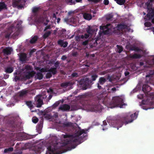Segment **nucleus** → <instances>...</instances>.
<instances>
[{"mask_svg": "<svg viewBox=\"0 0 154 154\" xmlns=\"http://www.w3.org/2000/svg\"><path fill=\"white\" fill-rule=\"evenodd\" d=\"M72 76L73 77H77L78 76V74L76 73H73L72 74Z\"/></svg>", "mask_w": 154, "mask_h": 154, "instance_id": "37998d69", "label": "nucleus"}, {"mask_svg": "<svg viewBox=\"0 0 154 154\" xmlns=\"http://www.w3.org/2000/svg\"><path fill=\"white\" fill-rule=\"evenodd\" d=\"M97 40H98L97 39L96 40L94 39L91 40V43L90 44V47L91 48L96 47L97 44Z\"/></svg>", "mask_w": 154, "mask_h": 154, "instance_id": "a211bd4d", "label": "nucleus"}, {"mask_svg": "<svg viewBox=\"0 0 154 154\" xmlns=\"http://www.w3.org/2000/svg\"><path fill=\"white\" fill-rule=\"evenodd\" d=\"M50 27H51L50 26H47L45 27V30H44V31H46L47 29H50Z\"/></svg>", "mask_w": 154, "mask_h": 154, "instance_id": "864d4df0", "label": "nucleus"}, {"mask_svg": "<svg viewBox=\"0 0 154 154\" xmlns=\"http://www.w3.org/2000/svg\"><path fill=\"white\" fill-rule=\"evenodd\" d=\"M97 77V76L96 75H93L92 76V80L93 81H94L96 79V78Z\"/></svg>", "mask_w": 154, "mask_h": 154, "instance_id": "c03bdc74", "label": "nucleus"}, {"mask_svg": "<svg viewBox=\"0 0 154 154\" xmlns=\"http://www.w3.org/2000/svg\"><path fill=\"white\" fill-rule=\"evenodd\" d=\"M109 1L108 0H104V4L106 5H107L109 4Z\"/></svg>", "mask_w": 154, "mask_h": 154, "instance_id": "a18cd8bd", "label": "nucleus"}, {"mask_svg": "<svg viewBox=\"0 0 154 154\" xmlns=\"http://www.w3.org/2000/svg\"><path fill=\"white\" fill-rule=\"evenodd\" d=\"M130 49L131 50L134 51H141V50L138 47L133 45H131L130 46Z\"/></svg>", "mask_w": 154, "mask_h": 154, "instance_id": "aec40b11", "label": "nucleus"}, {"mask_svg": "<svg viewBox=\"0 0 154 154\" xmlns=\"http://www.w3.org/2000/svg\"><path fill=\"white\" fill-rule=\"evenodd\" d=\"M37 39V36H34L32 38L30 41L31 43H33L35 42Z\"/></svg>", "mask_w": 154, "mask_h": 154, "instance_id": "c756f323", "label": "nucleus"}, {"mask_svg": "<svg viewBox=\"0 0 154 154\" xmlns=\"http://www.w3.org/2000/svg\"><path fill=\"white\" fill-rule=\"evenodd\" d=\"M110 25V24H107L106 26H104L102 27L101 29V33H103L104 34H108L109 32V29L108 27Z\"/></svg>", "mask_w": 154, "mask_h": 154, "instance_id": "f8f14e48", "label": "nucleus"}, {"mask_svg": "<svg viewBox=\"0 0 154 154\" xmlns=\"http://www.w3.org/2000/svg\"><path fill=\"white\" fill-rule=\"evenodd\" d=\"M147 15L148 17H149V19H151L153 17L152 14L151 13L149 12L147 14Z\"/></svg>", "mask_w": 154, "mask_h": 154, "instance_id": "58836bf2", "label": "nucleus"}, {"mask_svg": "<svg viewBox=\"0 0 154 154\" xmlns=\"http://www.w3.org/2000/svg\"><path fill=\"white\" fill-rule=\"evenodd\" d=\"M53 17L55 18H56V17L55 14H54L53 16Z\"/></svg>", "mask_w": 154, "mask_h": 154, "instance_id": "680f3d73", "label": "nucleus"}, {"mask_svg": "<svg viewBox=\"0 0 154 154\" xmlns=\"http://www.w3.org/2000/svg\"><path fill=\"white\" fill-rule=\"evenodd\" d=\"M152 22L154 24V18L152 20Z\"/></svg>", "mask_w": 154, "mask_h": 154, "instance_id": "69168bd1", "label": "nucleus"}, {"mask_svg": "<svg viewBox=\"0 0 154 154\" xmlns=\"http://www.w3.org/2000/svg\"><path fill=\"white\" fill-rule=\"evenodd\" d=\"M20 59L22 62H25L27 60L26 54L25 53H21L19 56Z\"/></svg>", "mask_w": 154, "mask_h": 154, "instance_id": "4468645a", "label": "nucleus"}, {"mask_svg": "<svg viewBox=\"0 0 154 154\" xmlns=\"http://www.w3.org/2000/svg\"><path fill=\"white\" fill-rule=\"evenodd\" d=\"M59 64V63L58 62H57L55 63V67L51 68L48 70L47 69L42 68L40 69L39 70L42 72H47L48 71L49 72L47 74L46 76L47 78H50L52 76L51 73L53 75L56 74L57 72L56 69L58 66Z\"/></svg>", "mask_w": 154, "mask_h": 154, "instance_id": "7ed1b4c3", "label": "nucleus"}, {"mask_svg": "<svg viewBox=\"0 0 154 154\" xmlns=\"http://www.w3.org/2000/svg\"><path fill=\"white\" fill-rule=\"evenodd\" d=\"M43 97L41 95L37 96L35 98V101L36 106L38 107H40L43 104Z\"/></svg>", "mask_w": 154, "mask_h": 154, "instance_id": "9d476101", "label": "nucleus"}, {"mask_svg": "<svg viewBox=\"0 0 154 154\" xmlns=\"http://www.w3.org/2000/svg\"><path fill=\"white\" fill-rule=\"evenodd\" d=\"M145 5L146 6L148 10H149L151 8L149 6L150 5V3L149 2L146 3Z\"/></svg>", "mask_w": 154, "mask_h": 154, "instance_id": "c9c22d12", "label": "nucleus"}, {"mask_svg": "<svg viewBox=\"0 0 154 154\" xmlns=\"http://www.w3.org/2000/svg\"><path fill=\"white\" fill-rule=\"evenodd\" d=\"M70 106L69 105L67 104H64L61 105L59 107V109L63 111H68L69 110Z\"/></svg>", "mask_w": 154, "mask_h": 154, "instance_id": "ddd939ff", "label": "nucleus"}, {"mask_svg": "<svg viewBox=\"0 0 154 154\" xmlns=\"http://www.w3.org/2000/svg\"><path fill=\"white\" fill-rule=\"evenodd\" d=\"M67 3L69 5H72L75 4L74 1L73 2L72 0H66Z\"/></svg>", "mask_w": 154, "mask_h": 154, "instance_id": "c85d7f7f", "label": "nucleus"}, {"mask_svg": "<svg viewBox=\"0 0 154 154\" xmlns=\"http://www.w3.org/2000/svg\"><path fill=\"white\" fill-rule=\"evenodd\" d=\"M88 41L87 40V41H86L83 42V43H82L83 45H87L88 44Z\"/></svg>", "mask_w": 154, "mask_h": 154, "instance_id": "09e8293b", "label": "nucleus"}, {"mask_svg": "<svg viewBox=\"0 0 154 154\" xmlns=\"http://www.w3.org/2000/svg\"><path fill=\"white\" fill-rule=\"evenodd\" d=\"M89 36V35L88 34H85L84 35V37L85 38H87Z\"/></svg>", "mask_w": 154, "mask_h": 154, "instance_id": "6e6d98bb", "label": "nucleus"}, {"mask_svg": "<svg viewBox=\"0 0 154 154\" xmlns=\"http://www.w3.org/2000/svg\"><path fill=\"white\" fill-rule=\"evenodd\" d=\"M89 1H92L94 2H97L100 1V0H88Z\"/></svg>", "mask_w": 154, "mask_h": 154, "instance_id": "8fccbe9b", "label": "nucleus"}, {"mask_svg": "<svg viewBox=\"0 0 154 154\" xmlns=\"http://www.w3.org/2000/svg\"><path fill=\"white\" fill-rule=\"evenodd\" d=\"M12 50H13L11 48L8 47L4 49L3 50V51L4 54L8 55L11 54Z\"/></svg>", "mask_w": 154, "mask_h": 154, "instance_id": "dca6fc26", "label": "nucleus"}, {"mask_svg": "<svg viewBox=\"0 0 154 154\" xmlns=\"http://www.w3.org/2000/svg\"><path fill=\"white\" fill-rule=\"evenodd\" d=\"M112 17V16L110 14L108 15L107 16L106 19L107 20H109L111 19Z\"/></svg>", "mask_w": 154, "mask_h": 154, "instance_id": "ea45409f", "label": "nucleus"}, {"mask_svg": "<svg viewBox=\"0 0 154 154\" xmlns=\"http://www.w3.org/2000/svg\"><path fill=\"white\" fill-rule=\"evenodd\" d=\"M82 38H83L84 37V36H83V35H82L81 36V37H80Z\"/></svg>", "mask_w": 154, "mask_h": 154, "instance_id": "0e129e2a", "label": "nucleus"}, {"mask_svg": "<svg viewBox=\"0 0 154 154\" xmlns=\"http://www.w3.org/2000/svg\"><path fill=\"white\" fill-rule=\"evenodd\" d=\"M60 104V103L59 101L55 103H54L53 106L54 107H56L57 106Z\"/></svg>", "mask_w": 154, "mask_h": 154, "instance_id": "a19ab883", "label": "nucleus"}, {"mask_svg": "<svg viewBox=\"0 0 154 154\" xmlns=\"http://www.w3.org/2000/svg\"><path fill=\"white\" fill-rule=\"evenodd\" d=\"M70 82H66L63 83L61 84V86L62 87H66L71 84Z\"/></svg>", "mask_w": 154, "mask_h": 154, "instance_id": "bb28decb", "label": "nucleus"}, {"mask_svg": "<svg viewBox=\"0 0 154 154\" xmlns=\"http://www.w3.org/2000/svg\"><path fill=\"white\" fill-rule=\"evenodd\" d=\"M128 27L127 25L122 23L118 24L116 26V35H120L123 34V30L124 29H127Z\"/></svg>", "mask_w": 154, "mask_h": 154, "instance_id": "6e6552de", "label": "nucleus"}, {"mask_svg": "<svg viewBox=\"0 0 154 154\" xmlns=\"http://www.w3.org/2000/svg\"><path fill=\"white\" fill-rule=\"evenodd\" d=\"M137 114L136 112L130 115L128 114L122 116H116V127L117 129L122 127L124 124L126 125L132 122L137 118Z\"/></svg>", "mask_w": 154, "mask_h": 154, "instance_id": "f03ea898", "label": "nucleus"}, {"mask_svg": "<svg viewBox=\"0 0 154 154\" xmlns=\"http://www.w3.org/2000/svg\"><path fill=\"white\" fill-rule=\"evenodd\" d=\"M149 17H148V15H147V14L146 15V16L145 17H144V19L146 20H150V19H149Z\"/></svg>", "mask_w": 154, "mask_h": 154, "instance_id": "de8ad7c7", "label": "nucleus"}, {"mask_svg": "<svg viewBox=\"0 0 154 154\" xmlns=\"http://www.w3.org/2000/svg\"><path fill=\"white\" fill-rule=\"evenodd\" d=\"M58 43L61 47H63L64 48L66 47L67 46L68 44L67 42H64L63 41L61 40L58 41Z\"/></svg>", "mask_w": 154, "mask_h": 154, "instance_id": "6ab92c4d", "label": "nucleus"}, {"mask_svg": "<svg viewBox=\"0 0 154 154\" xmlns=\"http://www.w3.org/2000/svg\"><path fill=\"white\" fill-rule=\"evenodd\" d=\"M60 144V143H57V145L58 146H55L54 148H53L51 146L49 147L48 149V151L47 152L46 154H55L54 150H55L58 148H60L59 145Z\"/></svg>", "mask_w": 154, "mask_h": 154, "instance_id": "9b49d317", "label": "nucleus"}, {"mask_svg": "<svg viewBox=\"0 0 154 154\" xmlns=\"http://www.w3.org/2000/svg\"><path fill=\"white\" fill-rule=\"evenodd\" d=\"M27 93V91H22L19 92V96L20 97L25 96Z\"/></svg>", "mask_w": 154, "mask_h": 154, "instance_id": "4be33fe9", "label": "nucleus"}, {"mask_svg": "<svg viewBox=\"0 0 154 154\" xmlns=\"http://www.w3.org/2000/svg\"><path fill=\"white\" fill-rule=\"evenodd\" d=\"M125 2V0H116V3L120 5H124Z\"/></svg>", "mask_w": 154, "mask_h": 154, "instance_id": "5701e85b", "label": "nucleus"}, {"mask_svg": "<svg viewBox=\"0 0 154 154\" xmlns=\"http://www.w3.org/2000/svg\"><path fill=\"white\" fill-rule=\"evenodd\" d=\"M27 105L30 107H32V104L31 102H26Z\"/></svg>", "mask_w": 154, "mask_h": 154, "instance_id": "79ce46f5", "label": "nucleus"}, {"mask_svg": "<svg viewBox=\"0 0 154 154\" xmlns=\"http://www.w3.org/2000/svg\"><path fill=\"white\" fill-rule=\"evenodd\" d=\"M91 83V81L89 80L88 78H86L81 80L79 84L81 85L82 89L85 90L89 87Z\"/></svg>", "mask_w": 154, "mask_h": 154, "instance_id": "423d86ee", "label": "nucleus"}, {"mask_svg": "<svg viewBox=\"0 0 154 154\" xmlns=\"http://www.w3.org/2000/svg\"><path fill=\"white\" fill-rule=\"evenodd\" d=\"M66 59V57L65 56H63L62 57L61 59L62 60H64Z\"/></svg>", "mask_w": 154, "mask_h": 154, "instance_id": "5fc2aeb1", "label": "nucleus"}, {"mask_svg": "<svg viewBox=\"0 0 154 154\" xmlns=\"http://www.w3.org/2000/svg\"><path fill=\"white\" fill-rule=\"evenodd\" d=\"M51 33V32L50 31H48L46 33H45L43 36L44 38H46L50 35Z\"/></svg>", "mask_w": 154, "mask_h": 154, "instance_id": "7c9ffc66", "label": "nucleus"}, {"mask_svg": "<svg viewBox=\"0 0 154 154\" xmlns=\"http://www.w3.org/2000/svg\"><path fill=\"white\" fill-rule=\"evenodd\" d=\"M44 117L47 119H49L51 118L52 116L48 114H46L44 115Z\"/></svg>", "mask_w": 154, "mask_h": 154, "instance_id": "2f4dec72", "label": "nucleus"}, {"mask_svg": "<svg viewBox=\"0 0 154 154\" xmlns=\"http://www.w3.org/2000/svg\"><path fill=\"white\" fill-rule=\"evenodd\" d=\"M71 123L68 122L64 124V125L66 126H69L71 125Z\"/></svg>", "mask_w": 154, "mask_h": 154, "instance_id": "603ef678", "label": "nucleus"}, {"mask_svg": "<svg viewBox=\"0 0 154 154\" xmlns=\"http://www.w3.org/2000/svg\"><path fill=\"white\" fill-rule=\"evenodd\" d=\"M129 57L130 58L132 59H137L140 58L142 57V56L140 54L135 53L132 55H130Z\"/></svg>", "mask_w": 154, "mask_h": 154, "instance_id": "f3484780", "label": "nucleus"}, {"mask_svg": "<svg viewBox=\"0 0 154 154\" xmlns=\"http://www.w3.org/2000/svg\"><path fill=\"white\" fill-rule=\"evenodd\" d=\"M106 79L104 78H100L99 80V83L97 84V87L99 89L101 88V86L100 85V84L102 85L106 81Z\"/></svg>", "mask_w": 154, "mask_h": 154, "instance_id": "2eb2a0df", "label": "nucleus"}, {"mask_svg": "<svg viewBox=\"0 0 154 154\" xmlns=\"http://www.w3.org/2000/svg\"><path fill=\"white\" fill-rule=\"evenodd\" d=\"M10 35V34H8L5 36L6 38H8Z\"/></svg>", "mask_w": 154, "mask_h": 154, "instance_id": "052dcab7", "label": "nucleus"}, {"mask_svg": "<svg viewBox=\"0 0 154 154\" xmlns=\"http://www.w3.org/2000/svg\"><path fill=\"white\" fill-rule=\"evenodd\" d=\"M150 76V75H147L146 76V77H149Z\"/></svg>", "mask_w": 154, "mask_h": 154, "instance_id": "774afa93", "label": "nucleus"}, {"mask_svg": "<svg viewBox=\"0 0 154 154\" xmlns=\"http://www.w3.org/2000/svg\"><path fill=\"white\" fill-rule=\"evenodd\" d=\"M150 9L152 10L151 11H150L149 12L151 13L152 14L153 16H154V9H152V8H151Z\"/></svg>", "mask_w": 154, "mask_h": 154, "instance_id": "49530a36", "label": "nucleus"}, {"mask_svg": "<svg viewBox=\"0 0 154 154\" xmlns=\"http://www.w3.org/2000/svg\"><path fill=\"white\" fill-rule=\"evenodd\" d=\"M75 38L76 41H79L80 40V36H77L75 37Z\"/></svg>", "mask_w": 154, "mask_h": 154, "instance_id": "3c124183", "label": "nucleus"}, {"mask_svg": "<svg viewBox=\"0 0 154 154\" xmlns=\"http://www.w3.org/2000/svg\"><path fill=\"white\" fill-rule=\"evenodd\" d=\"M74 12L73 11H70L68 12V14L69 15H70L72 14H73Z\"/></svg>", "mask_w": 154, "mask_h": 154, "instance_id": "bf43d9fd", "label": "nucleus"}, {"mask_svg": "<svg viewBox=\"0 0 154 154\" xmlns=\"http://www.w3.org/2000/svg\"><path fill=\"white\" fill-rule=\"evenodd\" d=\"M13 148L12 147L6 149L4 150V152L5 153H6L8 151H12L13 150Z\"/></svg>", "mask_w": 154, "mask_h": 154, "instance_id": "473e14b6", "label": "nucleus"}, {"mask_svg": "<svg viewBox=\"0 0 154 154\" xmlns=\"http://www.w3.org/2000/svg\"><path fill=\"white\" fill-rule=\"evenodd\" d=\"M142 90L146 96L152 98V102L154 103V93L150 92V87L147 85L144 84L143 86Z\"/></svg>", "mask_w": 154, "mask_h": 154, "instance_id": "20e7f679", "label": "nucleus"}, {"mask_svg": "<svg viewBox=\"0 0 154 154\" xmlns=\"http://www.w3.org/2000/svg\"><path fill=\"white\" fill-rule=\"evenodd\" d=\"M144 63L143 62H140L139 63V65L140 66H142L143 65H144Z\"/></svg>", "mask_w": 154, "mask_h": 154, "instance_id": "13d9d810", "label": "nucleus"}, {"mask_svg": "<svg viewBox=\"0 0 154 154\" xmlns=\"http://www.w3.org/2000/svg\"><path fill=\"white\" fill-rule=\"evenodd\" d=\"M82 1V0H76V1L77 2H79L80 1Z\"/></svg>", "mask_w": 154, "mask_h": 154, "instance_id": "338daca9", "label": "nucleus"}, {"mask_svg": "<svg viewBox=\"0 0 154 154\" xmlns=\"http://www.w3.org/2000/svg\"><path fill=\"white\" fill-rule=\"evenodd\" d=\"M127 104L124 103V97L123 96H116V107L125 108Z\"/></svg>", "mask_w": 154, "mask_h": 154, "instance_id": "39448f33", "label": "nucleus"}, {"mask_svg": "<svg viewBox=\"0 0 154 154\" xmlns=\"http://www.w3.org/2000/svg\"><path fill=\"white\" fill-rule=\"evenodd\" d=\"M60 20V18H58V19H57V22L58 23H59V22Z\"/></svg>", "mask_w": 154, "mask_h": 154, "instance_id": "e2e57ef3", "label": "nucleus"}, {"mask_svg": "<svg viewBox=\"0 0 154 154\" xmlns=\"http://www.w3.org/2000/svg\"><path fill=\"white\" fill-rule=\"evenodd\" d=\"M116 46L118 48L117 52L119 53H121L123 51V48L122 47L118 45H117Z\"/></svg>", "mask_w": 154, "mask_h": 154, "instance_id": "a878e982", "label": "nucleus"}, {"mask_svg": "<svg viewBox=\"0 0 154 154\" xmlns=\"http://www.w3.org/2000/svg\"><path fill=\"white\" fill-rule=\"evenodd\" d=\"M35 78L36 79H41L43 78V75L40 72L38 73L35 76Z\"/></svg>", "mask_w": 154, "mask_h": 154, "instance_id": "393cba45", "label": "nucleus"}, {"mask_svg": "<svg viewBox=\"0 0 154 154\" xmlns=\"http://www.w3.org/2000/svg\"><path fill=\"white\" fill-rule=\"evenodd\" d=\"M25 2L24 0H14L13 2V6L14 7H17L18 9L23 7Z\"/></svg>", "mask_w": 154, "mask_h": 154, "instance_id": "1a4fd4ad", "label": "nucleus"}, {"mask_svg": "<svg viewBox=\"0 0 154 154\" xmlns=\"http://www.w3.org/2000/svg\"><path fill=\"white\" fill-rule=\"evenodd\" d=\"M4 8L7 9L5 4L4 3H0V11Z\"/></svg>", "mask_w": 154, "mask_h": 154, "instance_id": "b1692460", "label": "nucleus"}, {"mask_svg": "<svg viewBox=\"0 0 154 154\" xmlns=\"http://www.w3.org/2000/svg\"><path fill=\"white\" fill-rule=\"evenodd\" d=\"M32 121L33 122L36 123L38 121V119L36 117H34L32 118Z\"/></svg>", "mask_w": 154, "mask_h": 154, "instance_id": "4c0bfd02", "label": "nucleus"}, {"mask_svg": "<svg viewBox=\"0 0 154 154\" xmlns=\"http://www.w3.org/2000/svg\"><path fill=\"white\" fill-rule=\"evenodd\" d=\"M87 32L89 34H91L94 32V30L91 29L89 27L88 29L87 30Z\"/></svg>", "mask_w": 154, "mask_h": 154, "instance_id": "f704fd0d", "label": "nucleus"}, {"mask_svg": "<svg viewBox=\"0 0 154 154\" xmlns=\"http://www.w3.org/2000/svg\"><path fill=\"white\" fill-rule=\"evenodd\" d=\"M26 71L24 72L23 76V77L26 79H29L33 76L35 73L34 72H30L29 70L31 69V67L29 66H26L25 67Z\"/></svg>", "mask_w": 154, "mask_h": 154, "instance_id": "0eeeda50", "label": "nucleus"}, {"mask_svg": "<svg viewBox=\"0 0 154 154\" xmlns=\"http://www.w3.org/2000/svg\"><path fill=\"white\" fill-rule=\"evenodd\" d=\"M85 133V131L84 130H81L78 131L72 136L64 135L63 138L62 139L61 146H64L68 144L69 146L68 147V149H65L63 151L60 152L57 154H60L75 148L77 144L81 143L82 138L80 136Z\"/></svg>", "mask_w": 154, "mask_h": 154, "instance_id": "f257e3e1", "label": "nucleus"}, {"mask_svg": "<svg viewBox=\"0 0 154 154\" xmlns=\"http://www.w3.org/2000/svg\"><path fill=\"white\" fill-rule=\"evenodd\" d=\"M39 9V8L38 7L34 8L32 10V11L33 13L36 12L38 11Z\"/></svg>", "mask_w": 154, "mask_h": 154, "instance_id": "e433bc0d", "label": "nucleus"}, {"mask_svg": "<svg viewBox=\"0 0 154 154\" xmlns=\"http://www.w3.org/2000/svg\"><path fill=\"white\" fill-rule=\"evenodd\" d=\"M129 72H125V76H126L128 75H129Z\"/></svg>", "mask_w": 154, "mask_h": 154, "instance_id": "4d7b16f0", "label": "nucleus"}, {"mask_svg": "<svg viewBox=\"0 0 154 154\" xmlns=\"http://www.w3.org/2000/svg\"><path fill=\"white\" fill-rule=\"evenodd\" d=\"M144 25L146 27H150L151 25V23L149 22H146L144 23Z\"/></svg>", "mask_w": 154, "mask_h": 154, "instance_id": "72a5a7b5", "label": "nucleus"}, {"mask_svg": "<svg viewBox=\"0 0 154 154\" xmlns=\"http://www.w3.org/2000/svg\"><path fill=\"white\" fill-rule=\"evenodd\" d=\"M5 71L7 72L11 73L13 71V68L11 67H8L6 69Z\"/></svg>", "mask_w": 154, "mask_h": 154, "instance_id": "cd10ccee", "label": "nucleus"}, {"mask_svg": "<svg viewBox=\"0 0 154 154\" xmlns=\"http://www.w3.org/2000/svg\"><path fill=\"white\" fill-rule=\"evenodd\" d=\"M84 18L87 20H90L92 18L91 15L89 14L85 13L83 15Z\"/></svg>", "mask_w": 154, "mask_h": 154, "instance_id": "412c9836", "label": "nucleus"}]
</instances>
